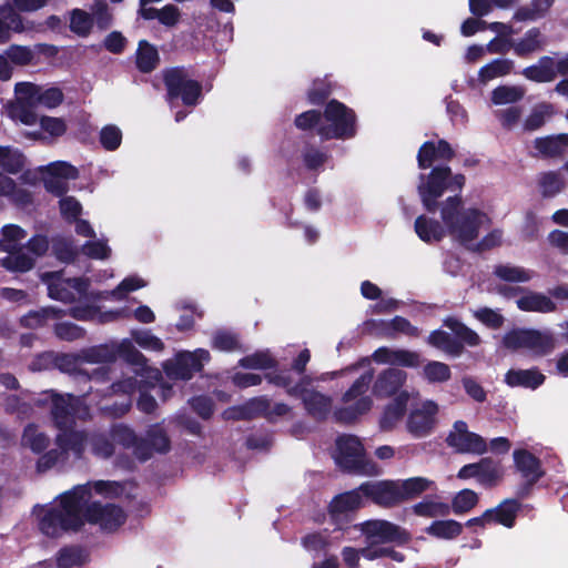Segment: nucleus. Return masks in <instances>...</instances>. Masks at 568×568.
<instances>
[{
  "label": "nucleus",
  "instance_id": "obj_52",
  "mask_svg": "<svg viewBox=\"0 0 568 568\" xmlns=\"http://www.w3.org/2000/svg\"><path fill=\"white\" fill-rule=\"evenodd\" d=\"M445 325L464 343L469 346H477L480 343L479 335L473 329L465 326L456 318H447Z\"/></svg>",
  "mask_w": 568,
  "mask_h": 568
},
{
  "label": "nucleus",
  "instance_id": "obj_47",
  "mask_svg": "<svg viewBox=\"0 0 568 568\" xmlns=\"http://www.w3.org/2000/svg\"><path fill=\"white\" fill-rule=\"evenodd\" d=\"M538 185L542 196L552 197L564 190L565 182L560 174L547 172L539 176Z\"/></svg>",
  "mask_w": 568,
  "mask_h": 568
},
{
  "label": "nucleus",
  "instance_id": "obj_23",
  "mask_svg": "<svg viewBox=\"0 0 568 568\" xmlns=\"http://www.w3.org/2000/svg\"><path fill=\"white\" fill-rule=\"evenodd\" d=\"M410 394L402 390L394 399L388 403L379 418V426L384 430L393 429L403 418Z\"/></svg>",
  "mask_w": 568,
  "mask_h": 568
},
{
  "label": "nucleus",
  "instance_id": "obj_61",
  "mask_svg": "<svg viewBox=\"0 0 568 568\" xmlns=\"http://www.w3.org/2000/svg\"><path fill=\"white\" fill-rule=\"evenodd\" d=\"M240 365L251 369H265L274 365V359L268 352H257L243 357Z\"/></svg>",
  "mask_w": 568,
  "mask_h": 568
},
{
  "label": "nucleus",
  "instance_id": "obj_53",
  "mask_svg": "<svg viewBox=\"0 0 568 568\" xmlns=\"http://www.w3.org/2000/svg\"><path fill=\"white\" fill-rule=\"evenodd\" d=\"M145 443V449H148V446L150 445L154 452L158 453H166L170 448V440L164 433V430L159 426H152L146 434V439L143 440Z\"/></svg>",
  "mask_w": 568,
  "mask_h": 568
},
{
  "label": "nucleus",
  "instance_id": "obj_32",
  "mask_svg": "<svg viewBox=\"0 0 568 568\" xmlns=\"http://www.w3.org/2000/svg\"><path fill=\"white\" fill-rule=\"evenodd\" d=\"M523 73L536 82H550L556 78L555 59L542 57L537 64L526 68Z\"/></svg>",
  "mask_w": 568,
  "mask_h": 568
},
{
  "label": "nucleus",
  "instance_id": "obj_51",
  "mask_svg": "<svg viewBox=\"0 0 568 568\" xmlns=\"http://www.w3.org/2000/svg\"><path fill=\"white\" fill-rule=\"evenodd\" d=\"M542 42L539 30L531 29L526 32L523 39L515 43L514 51L518 55H525L538 50L542 45Z\"/></svg>",
  "mask_w": 568,
  "mask_h": 568
},
{
  "label": "nucleus",
  "instance_id": "obj_3",
  "mask_svg": "<svg viewBox=\"0 0 568 568\" xmlns=\"http://www.w3.org/2000/svg\"><path fill=\"white\" fill-rule=\"evenodd\" d=\"M50 398L52 417L62 433L57 436L59 449H52L39 458L37 464L39 471H45L58 463H64L69 454L81 458L85 445L89 443V438L82 432L68 430L75 417L89 416V408L83 405L82 400L70 394L65 396L50 394Z\"/></svg>",
  "mask_w": 568,
  "mask_h": 568
},
{
  "label": "nucleus",
  "instance_id": "obj_20",
  "mask_svg": "<svg viewBox=\"0 0 568 568\" xmlns=\"http://www.w3.org/2000/svg\"><path fill=\"white\" fill-rule=\"evenodd\" d=\"M365 497L383 507H392L402 501L396 480L372 481L361 485Z\"/></svg>",
  "mask_w": 568,
  "mask_h": 568
},
{
  "label": "nucleus",
  "instance_id": "obj_42",
  "mask_svg": "<svg viewBox=\"0 0 568 568\" xmlns=\"http://www.w3.org/2000/svg\"><path fill=\"white\" fill-rule=\"evenodd\" d=\"M23 165L24 156L18 149L0 145V168L9 173H18Z\"/></svg>",
  "mask_w": 568,
  "mask_h": 568
},
{
  "label": "nucleus",
  "instance_id": "obj_35",
  "mask_svg": "<svg viewBox=\"0 0 568 568\" xmlns=\"http://www.w3.org/2000/svg\"><path fill=\"white\" fill-rule=\"evenodd\" d=\"M50 443V438L47 434L41 432L34 424L26 426L22 437L21 445L29 448L36 454L43 452Z\"/></svg>",
  "mask_w": 568,
  "mask_h": 568
},
{
  "label": "nucleus",
  "instance_id": "obj_13",
  "mask_svg": "<svg viewBox=\"0 0 568 568\" xmlns=\"http://www.w3.org/2000/svg\"><path fill=\"white\" fill-rule=\"evenodd\" d=\"M210 359L206 349L181 352L173 359L166 361L163 368L166 375L176 379H190L195 372L201 371L203 363Z\"/></svg>",
  "mask_w": 568,
  "mask_h": 568
},
{
  "label": "nucleus",
  "instance_id": "obj_58",
  "mask_svg": "<svg viewBox=\"0 0 568 568\" xmlns=\"http://www.w3.org/2000/svg\"><path fill=\"white\" fill-rule=\"evenodd\" d=\"M477 239L478 236L471 243L465 246L477 252L488 251L501 244L503 231L495 229L487 233L480 241H477Z\"/></svg>",
  "mask_w": 568,
  "mask_h": 568
},
{
  "label": "nucleus",
  "instance_id": "obj_30",
  "mask_svg": "<svg viewBox=\"0 0 568 568\" xmlns=\"http://www.w3.org/2000/svg\"><path fill=\"white\" fill-rule=\"evenodd\" d=\"M139 14L145 20L158 19L165 27H175L181 19V11L174 4H166L161 9L140 8Z\"/></svg>",
  "mask_w": 568,
  "mask_h": 568
},
{
  "label": "nucleus",
  "instance_id": "obj_36",
  "mask_svg": "<svg viewBox=\"0 0 568 568\" xmlns=\"http://www.w3.org/2000/svg\"><path fill=\"white\" fill-rule=\"evenodd\" d=\"M479 484L483 486H495L503 478L504 470L499 462L491 458H483L478 462Z\"/></svg>",
  "mask_w": 568,
  "mask_h": 568
},
{
  "label": "nucleus",
  "instance_id": "obj_40",
  "mask_svg": "<svg viewBox=\"0 0 568 568\" xmlns=\"http://www.w3.org/2000/svg\"><path fill=\"white\" fill-rule=\"evenodd\" d=\"M91 452L99 458H109L115 452L114 442L110 433H97L90 436Z\"/></svg>",
  "mask_w": 568,
  "mask_h": 568
},
{
  "label": "nucleus",
  "instance_id": "obj_14",
  "mask_svg": "<svg viewBox=\"0 0 568 568\" xmlns=\"http://www.w3.org/2000/svg\"><path fill=\"white\" fill-rule=\"evenodd\" d=\"M164 82L170 101L181 97L186 105H194L201 94V85L191 80L184 69H171L165 72Z\"/></svg>",
  "mask_w": 568,
  "mask_h": 568
},
{
  "label": "nucleus",
  "instance_id": "obj_7",
  "mask_svg": "<svg viewBox=\"0 0 568 568\" xmlns=\"http://www.w3.org/2000/svg\"><path fill=\"white\" fill-rule=\"evenodd\" d=\"M355 133V118L352 110L343 103L332 100L322 115L318 134L325 139H346Z\"/></svg>",
  "mask_w": 568,
  "mask_h": 568
},
{
  "label": "nucleus",
  "instance_id": "obj_15",
  "mask_svg": "<svg viewBox=\"0 0 568 568\" xmlns=\"http://www.w3.org/2000/svg\"><path fill=\"white\" fill-rule=\"evenodd\" d=\"M446 442L448 446L463 454L483 455L487 452L486 440L480 435L470 432L464 420L454 423Z\"/></svg>",
  "mask_w": 568,
  "mask_h": 568
},
{
  "label": "nucleus",
  "instance_id": "obj_19",
  "mask_svg": "<svg viewBox=\"0 0 568 568\" xmlns=\"http://www.w3.org/2000/svg\"><path fill=\"white\" fill-rule=\"evenodd\" d=\"M310 379L303 378L298 384L288 389V394L302 398L307 412L314 416H325L332 408V398L315 389H308Z\"/></svg>",
  "mask_w": 568,
  "mask_h": 568
},
{
  "label": "nucleus",
  "instance_id": "obj_12",
  "mask_svg": "<svg viewBox=\"0 0 568 568\" xmlns=\"http://www.w3.org/2000/svg\"><path fill=\"white\" fill-rule=\"evenodd\" d=\"M41 280L48 285L51 298L70 303L87 296L88 282L79 278H64L61 273H43Z\"/></svg>",
  "mask_w": 568,
  "mask_h": 568
},
{
  "label": "nucleus",
  "instance_id": "obj_43",
  "mask_svg": "<svg viewBox=\"0 0 568 568\" xmlns=\"http://www.w3.org/2000/svg\"><path fill=\"white\" fill-rule=\"evenodd\" d=\"M88 560V554L79 547H65L58 552L57 564L59 568H72L82 566Z\"/></svg>",
  "mask_w": 568,
  "mask_h": 568
},
{
  "label": "nucleus",
  "instance_id": "obj_29",
  "mask_svg": "<svg viewBox=\"0 0 568 568\" xmlns=\"http://www.w3.org/2000/svg\"><path fill=\"white\" fill-rule=\"evenodd\" d=\"M514 462L517 470L530 483L536 481L542 474L539 460L527 450H515Z\"/></svg>",
  "mask_w": 568,
  "mask_h": 568
},
{
  "label": "nucleus",
  "instance_id": "obj_21",
  "mask_svg": "<svg viewBox=\"0 0 568 568\" xmlns=\"http://www.w3.org/2000/svg\"><path fill=\"white\" fill-rule=\"evenodd\" d=\"M151 381L155 379L140 377L138 381V377L129 376L120 382L112 384V389L114 393L121 392L124 394H132L136 388H139L141 394L138 400V407L140 410L150 414L156 408V402L154 397L145 392V388L150 386Z\"/></svg>",
  "mask_w": 568,
  "mask_h": 568
},
{
  "label": "nucleus",
  "instance_id": "obj_64",
  "mask_svg": "<svg viewBox=\"0 0 568 568\" xmlns=\"http://www.w3.org/2000/svg\"><path fill=\"white\" fill-rule=\"evenodd\" d=\"M91 16L94 20V24L100 30H105L112 24V13L109 10V7L103 1H97L91 7Z\"/></svg>",
  "mask_w": 568,
  "mask_h": 568
},
{
  "label": "nucleus",
  "instance_id": "obj_50",
  "mask_svg": "<svg viewBox=\"0 0 568 568\" xmlns=\"http://www.w3.org/2000/svg\"><path fill=\"white\" fill-rule=\"evenodd\" d=\"M463 526L456 520H438L434 521L427 531L438 538L450 539L458 536L462 532Z\"/></svg>",
  "mask_w": 568,
  "mask_h": 568
},
{
  "label": "nucleus",
  "instance_id": "obj_60",
  "mask_svg": "<svg viewBox=\"0 0 568 568\" xmlns=\"http://www.w3.org/2000/svg\"><path fill=\"white\" fill-rule=\"evenodd\" d=\"M212 346L219 351L233 352L240 348V342L235 334L227 331H219L213 336Z\"/></svg>",
  "mask_w": 568,
  "mask_h": 568
},
{
  "label": "nucleus",
  "instance_id": "obj_17",
  "mask_svg": "<svg viewBox=\"0 0 568 568\" xmlns=\"http://www.w3.org/2000/svg\"><path fill=\"white\" fill-rule=\"evenodd\" d=\"M39 174L47 191L62 195L68 191V180L78 178V170L67 162L58 161L39 168Z\"/></svg>",
  "mask_w": 568,
  "mask_h": 568
},
{
  "label": "nucleus",
  "instance_id": "obj_54",
  "mask_svg": "<svg viewBox=\"0 0 568 568\" xmlns=\"http://www.w3.org/2000/svg\"><path fill=\"white\" fill-rule=\"evenodd\" d=\"M61 312L54 307L42 308L41 311L30 312L21 318V324L26 327H38L45 324L47 320L60 317Z\"/></svg>",
  "mask_w": 568,
  "mask_h": 568
},
{
  "label": "nucleus",
  "instance_id": "obj_41",
  "mask_svg": "<svg viewBox=\"0 0 568 568\" xmlns=\"http://www.w3.org/2000/svg\"><path fill=\"white\" fill-rule=\"evenodd\" d=\"M94 27V20L91 13L81 10L73 9L70 12V30L80 36L88 37Z\"/></svg>",
  "mask_w": 568,
  "mask_h": 568
},
{
  "label": "nucleus",
  "instance_id": "obj_46",
  "mask_svg": "<svg viewBox=\"0 0 568 568\" xmlns=\"http://www.w3.org/2000/svg\"><path fill=\"white\" fill-rule=\"evenodd\" d=\"M519 505L514 499L503 501L498 507L493 510V521L499 523L505 527H513Z\"/></svg>",
  "mask_w": 568,
  "mask_h": 568
},
{
  "label": "nucleus",
  "instance_id": "obj_45",
  "mask_svg": "<svg viewBox=\"0 0 568 568\" xmlns=\"http://www.w3.org/2000/svg\"><path fill=\"white\" fill-rule=\"evenodd\" d=\"M555 113V109L550 103H540L537 104L531 113L525 120L524 126L528 131H534L539 129L541 125L546 123Z\"/></svg>",
  "mask_w": 568,
  "mask_h": 568
},
{
  "label": "nucleus",
  "instance_id": "obj_27",
  "mask_svg": "<svg viewBox=\"0 0 568 568\" xmlns=\"http://www.w3.org/2000/svg\"><path fill=\"white\" fill-rule=\"evenodd\" d=\"M26 30L22 17L11 6L0 8V43L8 42L13 32L21 33Z\"/></svg>",
  "mask_w": 568,
  "mask_h": 568
},
{
  "label": "nucleus",
  "instance_id": "obj_25",
  "mask_svg": "<svg viewBox=\"0 0 568 568\" xmlns=\"http://www.w3.org/2000/svg\"><path fill=\"white\" fill-rule=\"evenodd\" d=\"M111 437L115 445H122L123 447L133 448V454L140 460H146L151 457V453L145 449V443L138 440L134 433L124 425H116L111 429Z\"/></svg>",
  "mask_w": 568,
  "mask_h": 568
},
{
  "label": "nucleus",
  "instance_id": "obj_37",
  "mask_svg": "<svg viewBox=\"0 0 568 568\" xmlns=\"http://www.w3.org/2000/svg\"><path fill=\"white\" fill-rule=\"evenodd\" d=\"M494 274L501 281L513 283H525L530 281L534 276L531 271L513 264L496 265Z\"/></svg>",
  "mask_w": 568,
  "mask_h": 568
},
{
  "label": "nucleus",
  "instance_id": "obj_57",
  "mask_svg": "<svg viewBox=\"0 0 568 568\" xmlns=\"http://www.w3.org/2000/svg\"><path fill=\"white\" fill-rule=\"evenodd\" d=\"M301 544L305 550L318 554L328 547V535L326 530L311 532L302 538Z\"/></svg>",
  "mask_w": 568,
  "mask_h": 568
},
{
  "label": "nucleus",
  "instance_id": "obj_4",
  "mask_svg": "<svg viewBox=\"0 0 568 568\" xmlns=\"http://www.w3.org/2000/svg\"><path fill=\"white\" fill-rule=\"evenodd\" d=\"M63 101L58 88H43L32 82H19L14 87V100L4 105L8 118L24 125L38 122L37 108L53 109Z\"/></svg>",
  "mask_w": 568,
  "mask_h": 568
},
{
  "label": "nucleus",
  "instance_id": "obj_62",
  "mask_svg": "<svg viewBox=\"0 0 568 568\" xmlns=\"http://www.w3.org/2000/svg\"><path fill=\"white\" fill-rule=\"evenodd\" d=\"M38 120L41 130L51 138L62 136L67 131V123L62 118L41 116Z\"/></svg>",
  "mask_w": 568,
  "mask_h": 568
},
{
  "label": "nucleus",
  "instance_id": "obj_24",
  "mask_svg": "<svg viewBox=\"0 0 568 568\" xmlns=\"http://www.w3.org/2000/svg\"><path fill=\"white\" fill-rule=\"evenodd\" d=\"M363 496L364 494L361 490V487L358 489L346 491L344 494L336 496L329 505V511L332 517L335 520H339L343 516L347 515L348 513H352L363 507Z\"/></svg>",
  "mask_w": 568,
  "mask_h": 568
},
{
  "label": "nucleus",
  "instance_id": "obj_18",
  "mask_svg": "<svg viewBox=\"0 0 568 568\" xmlns=\"http://www.w3.org/2000/svg\"><path fill=\"white\" fill-rule=\"evenodd\" d=\"M449 176L450 169L448 166L435 168L427 176V181H423L418 185V194L424 207L428 212L436 210L437 199L440 197L448 187L447 180Z\"/></svg>",
  "mask_w": 568,
  "mask_h": 568
},
{
  "label": "nucleus",
  "instance_id": "obj_8",
  "mask_svg": "<svg viewBox=\"0 0 568 568\" xmlns=\"http://www.w3.org/2000/svg\"><path fill=\"white\" fill-rule=\"evenodd\" d=\"M93 356L97 361L112 362L116 357L123 358L129 364L135 366L133 377H145L159 379L160 373L158 369H152L146 366V359L141 352L133 345L132 341L123 339L111 346H102L93 351Z\"/></svg>",
  "mask_w": 568,
  "mask_h": 568
},
{
  "label": "nucleus",
  "instance_id": "obj_55",
  "mask_svg": "<svg viewBox=\"0 0 568 568\" xmlns=\"http://www.w3.org/2000/svg\"><path fill=\"white\" fill-rule=\"evenodd\" d=\"M428 343L449 354L456 355L460 352V345L457 344L448 333L443 331H434L428 336Z\"/></svg>",
  "mask_w": 568,
  "mask_h": 568
},
{
  "label": "nucleus",
  "instance_id": "obj_28",
  "mask_svg": "<svg viewBox=\"0 0 568 568\" xmlns=\"http://www.w3.org/2000/svg\"><path fill=\"white\" fill-rule=\"evenodd\" d=\"M545 381V376L537 369H510L505 375V383L510 387L537 388Z\"/></svg>",
  "mask_w": 568,
  "mask_h": 568
},
{
  "label": "nucleus",
  "instance_id": "obj_22",
  "mask_svg": "<svg viewBox=\"0 0 568 568\" xmlns=\"http://www.w3.org/2000/svg\"><path fill=\"white\" fill-rule=\"evenodd\" d=\"M406 379V372L398 368H387L376 377L373 384V394L378 398L397 396Z\"/></svg>",
  "mask_w": 568,
  "mask_h": 568
},
{
  "label": "nucleus",
  "instance_id": "obj_10",
  "mask_svg": "<svg viewBox=\"0 0 568 568\" xmlns=\"http://www.w3.org/2000/svg\"><path fill=\"white\" fill-rule=\"evenodd\" d=\"M504 345L510 349L526 348L536 356H544L555 348V338L548 332L514 329L504 336Z\"/></svg>",
  "mask_w": 568,
  "mask_h": 568
},
{
  "label": "nucleus",
  "instance_id": "obj_39",
  "mask_svg": "<svg viewBox=\"0 0 568 568\" xmlns=\"http://www.w3.org/2000/svg\"><path fill=\"white\" fill-rule=\"evenodd\" d=\"M159 62V53L155 47L142 40L136 51V65L142 72L152 71Z\"/></svg>",
  "mask_w": 568,
  "mask_h": 568
},
{
  "label": "nucleus",
  "instance_id": "obj_11",
  "mask_svg": "<svg viewBox=\"0 0 568 568\" xmlns=\"http://www.w3.org/2000/svg\"><path fill=\"white\" fill-rule=\"evenodd\" d=\"M366 547H384V544L403 545L409 540V534L402 527L383 519L367 520L361 524Z\"/></svg>",
  "mask_w": 568,
  "mask_h": 568
},
{
  "label": "nucleus",
  "instance_id": "obj_38",
  "mask_svg": "<svg viewBox=\"0 0 568 568\" xmlns=\"http://www.w3.org/2000/svg\"><path fill=\"white\" fill-rule=\"evenodd\" d=\"M396 481L402 501L418 496L433 485V481L425 477H412Z\"/></svg>",
  "mask_w": 568,
  "mask_h": 568
},
{
  "label": "nucleus",
  "instance_id": "obj_33",
  "mask_svg": "<svg viewBox=\"0 0 568 568\" xmlns=\"http://www.w3.org/2000/svg\"><path fill=\"white\" fill-rule=\"evenodd\" d=\"M517 307L525 312L549 313L555 311V303L540 293H529L516 301Z\"/></svg>",
  "mask_w": 568,
  "mask_h": 568
},
{
  "label": "nucleus",
  "instance_id": "obj_56",
  "mask_svg": "<svg viewBox=\"0 0 568 568\" xmlns=\"http://www.w3.org/2000/svg\"><path fill=\"white\" fill-rule=\"evenodd\" d=\"M478 501V495L470 489L460 490L453 499L452 509L455 514H464L473 509Z\"/></svg>",
  "mask_w": 568,
  "mask_h": 568
},
{
  "label": "nucleus",
  "instance_id": "obj_48",
  "mask_svg": "<svg viewBox=\"0 0 568 568\" xmlns=\"http://www.w3.org/2000/svg\"><path fill=\"white\" fill-rule=\"evenodd\" d=\"M423 377L428 383H444L450 378V368L447 364L433 361L423 367Z\"/></svg>",
  "mask_w": 568,
  "mask_h": 568
},
{
  "label": "nucleus",
  "instance_id": "obj_6",
  "mask_svg": "<svg viewBox=\"0 0 568 568\" xmlns=\"http://www.w3.org/2000/svg\"><path fill=\"white\" fill-rule=\"evenodd\" d=\"M333 457L335 463L345 470L371 476L379 474L378 466L366 459L364 446L356 436H338Z\"/></svg>",
  "mask_w": 568,
  "mask_h": 568
},
{
  "label": "nucleus",
  "instance_id": "obj_16",
  "mask_svg": "<svg viewBox=\"0 0 568 568\" xmlns=\"http://www.w3.org/2000/svg\"><path fill=\"white\" fill-rule=\"evenodd\" d=\"M439 407L432 399H425L416 404L409 412L406 428L415 437H425L436 424V415Z\"/></svg>",
  "mask_w": 568,
  "mask_h": 568
},
{
  "label": "nucleus",
  "instance_id": "obj_2",
  "mask_svg": "<svg viewBox=\"0 0 568 568\" xmlns=\"http://www.w3.org/2000/svg\"><path fill=\"white\" fill-rule=\"evenodd\" d=\"M442 222L420 215L415 221V232L426 242H438L446 235L462 245H468L478 235L480 229L488 227L491 219L487 212L476 207H465L458 196L447 197L440 204Z\"/></svg>",
  "mask_w": 568,
  "mask_h": 568
},
{
  "label": "nucleus",
  "instance_id": "obj_31",
  "mask_svg": "<svg viewBox=\"0 0 568 568\" xmlns=\"http://www.w3.org/2000/svg\"><path fill=\"white\" fill-rule=\"evenodd\" d=\"M514 62L509 59H495L483 65L478 71V81L481 84L505 77L511 72Z\"/></svg>",
  "mask_w": 568,
  "mask_h": 568
},
{
  "label": "nucleus",
  "instance_id": "obj_59",
  "mask_svg": "<svg viewBox=\"0 0 568 568\" xmlns=\"http://www.w3.org/2000/svg\"><path fill=\"white\" fill-rule=\"evenodd\" d=\"M9 61L16 65H27L34 59L31 48L26 45L12 44L6 50Z\"/></svg>",
  "mask_w": 568,
  "mask_h": 568
},
{
  "label": "nucleus",
  "instance_id": "obj_44",
  "mask_svg": "<svg viewBox=\"0 0 568 568\" xmlns=\"http://www.w3.org/2000/svg\"><path fill=\"white\" fill-rule=\"evenodd\" d=\"M145 285H146V283L142 278H140L138 276H129V277L124 278L118 285V287L115 290H113L111 292L99 293V294L94 295V300H102V298H109V297H114V298L121 300L128 293L136 291L141 287H144Z\"/></svg>",
  "mask_w": 568,
  "mask_h": 568
},
{
  "label": "nucleus",
  "instance_id": "obj_34",
  "mask_svg": "<svg viewBox=\"0 0 568 568\" xmlns=\"http://www.w3.org/2000/svg\"><path fill=\"white\" fill-rule=\"evenodd\" d=\"M535 148L545 156L561 155L568 149V134L564 133L537 139Z\"/></svg>",
  "mask_w": 568,
  "mask_h": 568
},
{
  "label": "nucleus",
  "instance_id": "obj_63",
  "mask_svg": "<svg viewBox=\"0 0 568 568\" xmlns=\"http://www.w3.org/2000/svg\"><path fill=\"white\" fill-rule=\"evenodd\" d=\"M132 337L144 349L161 352L164 348L163 342L149 331H135L132 333Z\"/></svg>",
  "mask_w": 568,
  "mask_h": 568
},
{
  "label": "nucleus",
  "instance_id": "obj_26",
  "mask_svg": "<svg viewBox=\"0 0 568 568\" xmlns=\"http://www.w3.org/2000/svg\"><path fill=\"white\" fill-rule=\"evenodd\" d=\"M270 402L265 397H256L242 406L231 407L224 412L225 419H250L258 415H271Z\"/></svg>",
  "mask_w": 568,
  "mask_h": 568
},
{
  "label": "nucleus",
  "instance_id": "obj_1",
  "mask_svg": "<svg viewBox=\"0 0 568 568\" xmlns=\"http://www.w3.org/2000/svg\"><path fill=\"white\" fill-rule=\"evenodd\" d=\"M106 497L118 496L122 488L116 481L98 480L80 485L62 494L51 507H37L40 530L49 537H58L69 530H78L84 521L97 524L101 529L113 531L124 524L126 515L113 504L92 503L91 493Z\"/></svg>",
  "mask_w": 568,
  "mask_h": 568
},
{
  "label": "nucleus",
  "instance_id": "obj_9",
  "mask_svg": "<svg viewBox=\"0 0 568 568\" xmlns=\"http://www.w3.org/2000/svg\"><path fill=\"white\" fill-rule=\"evenodd\" d=\"M27 232L16 224H7L1 229L0 248L9 255L1 260V264L11 272H28L33 265L32 257L26 254H18Z\"/></svg>",
  "mask_w": 568,
  "mask_h": 568
},
{
  "label": "nucleus",
  "instance_id": "obj_5",
  "mask_svg": "<svg viewBox=\"0 0 568 568\" xmlns=\"http://www.w3.org/2000/svg\"><path fill=\"white\" fill-rule=\"evenodd\" d=\"M374 373L372 369L362 374L342 396V406L335 410V417L345 423L353 422L368 413L373 399L368 395Z\"/></svg>",
  "mask_w": 568,
  "mask_h": 568
},
{
  "label": "nucleus",
  "instance_id": "obj_49",
  "mask_svg": "<svg viewBox=\"0 0 568 568\" xmlns=\"http://www.w3.org/2000/svg\"><path fill=\"white\" fill-rule=\"evenodd\" d=\"M524 94L519 87L500 85L493 90L491 101L497 105L515 103L523 99Z\"/></svg>",
  "mask_w": 568,
  "mask_h": 568
}]
</instances>
